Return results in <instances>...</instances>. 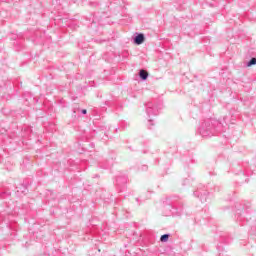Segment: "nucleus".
I'll use <instances>...</instances> for the list:
<instances>
[{
    "label": "nucleus",
    "instance_id": "obj_1",
    "mask_svg": "<svg viewBox=\"0 0 256 256\" xmlns=\"http://www.w3.org/2000/svg\"><path fill=\"white\" fill-rule=\"evenodd\" d=\"M199 133L202 137H210L211 136V120H207L201 124L199 128Z\"/></svg>",
    "mask_w": 256,
    "mask_h": 256
},
{
    "label": "nucleus",
    "instance_id": "obj_2",
    "mask_svg": "<svg viewBox=\"0 0 256 256\" xmlns=\"http://www.w3.org/2000/svg\"><path fill=\"white\" fill-rule=\"evenodd\" d=\"M146 113H147L148 117H151V115L156 117V115H159V110L157 109V106H155L153 103L149 102L146 105Z\"/></svg>",
    "mask_w": 256,
    "mask_h": 256
},
{
    "label": "nucleus",
    "instance_id": "obj_3",
    "mask_svg": "<svg viewBox=\"0 0 256 256\" xmlns=\"http://www.w3.org/2000/svg\"><path fill=\"white\" fill-rule=\"evenodd\" d=\"M134 43L136 45H143V43H145V35L138 34L137 36H135Z\"/></svg>",
    "mask_w": 256,
    "mask_h": 256
},
{
    "label": "nucleus",
    "instance_id": "obj_4",
    "mask_svg": "<svg viewBox=\"0 0 256 256\" xmlns=\"http://www.w3.org/2000/svg\"><path fill=\"white\" fill-rule=\"evenodd\" d=\"M139 76L142 79V81H147V77H149V73L145 70H140Z\"/></svg>",
    "mask_w": 256,
    "mask_h": 256
},
{
    "label": "nucleus",
    "instance_id": "obj_5",
    "mask_svg": "<svg viewBox=\"0 0 256 256\" xmlns=\"http://www.w3.org/2000/svg\"><path fill=\"white\" fill-rule=\"evenodd\" d=\"M160 241L162 243H167V241H169V234H163L161 237H160Z\"/></svg>",
    "mask_w": 256,
    "mask_h": 256
},
{
    "label": "nucleus",
    "instance_id": "obj_6",
    "mask_svg": "<svg viewBox=\"0 0 256 256\" xmlns=\"http://www.w3.org/2000/svg\"><path fill=\"white\" fill-rule=\"evenodd\" d=\"M256 65V58H251V60L247 63V67H253Z\"/></svg>",
    "mask_w": 256,
    "mask_h": 256
},
{
    "label": "nucleus",
    "instance_id": "obj_7",
    "mask_svg": "<svg viewBox=\"0 0 256 256\" xmlns=\"http://www.w3.org/2000/svg\"><path fill=\"white\" fill-rule=\"evenodd\" d=\"M82 114H83V115H87V110L83 109V110H82Z\"/></svg>",
    "mask_w": 256,
    "mask_h": 256
},
{
    "label": "nucleus",
    "instance_id": "obj_8",
    "mask_svg": "<svg viewBox=\"0 0 256 256\" xmlns=\"http://www.w3.org/2000/svg\"><path fill=\"white\" fill-rule=\"evenodd\" d=\"M148 121H149V123H152L153 119H149Z\"/></svg>",
    "mask_w": 256,
    "mask_h": 256
},
{
    "label": "nucleus",
    "instance_id": "obj_9",
    "mask_svg": "<svg viewBox=\"0 0 256 256\" xmlns=\"http://www.w3.org/2000/svg\"><path fill=\"white\" fill-rule=\"evenodd\" d=\"M194 195L197 196V192H194Z\"/></svg>",
    "mask_w": 256,
    "mask_h": 256
},
{
    "label": "nucleus",
    "instance_id": "obj_10",
    "mask_svg": "<svg viewBox=\"0 0 256 256\" xmlns=\"http://www.w3.org/2000/svg\"><path fill=\"white\" fill-rule=\"evenodd\" d=\"M201 201H203V197H200Z\"/></svg>",
    "mask_w": 256,
    "mask_h": 256
}]
</instances>
